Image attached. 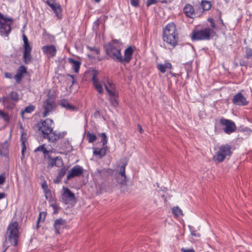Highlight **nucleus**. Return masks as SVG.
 I'll use <instances>...</instances> for the list:
<instances>
[{
    "mask_svg": "<svg viewBox=\"0 0 252 252\" xmlns=\"http://www.w3.org/2000/svg\"><path fill=\"white\" fill-rule=\"evenodd\" d=\"M163 40L172 47H175L178 42V36L176 25L173 23L167 24L163 30Z\"/></svg>",
    "mask_w": 252,
    "mask_h": 252,
    "instance_id": "f257e3e1",
    "label": "nucleus"
},
{
    "mask_svg": "<svg viewBox=\"0 0 252 252\" xmlns=\"http://www.w3.org/2000/svg\"><path fill=\"white\" fill-rule=\"evenodd\" d=\"M18 226V223L16 221L9 224L6 232V239L4 242V246L6 248L9 247L8 243L13 246L17 245L19 238Z\"/></svg>",
    "mask_w": 252,
    "mask_h": 252,
    "instance_id": "f03ea898",
    "label": "nucleus"
},
{
    "mask_svg": "<svg viewBox=\"0 0 252 252\" xmlns=\"http://www.w3.org/2000/svg\"><path fill=\"white\" fill-rule=\"evenodd\" d=\"M214 31L209 27L200 29L195 28L191 34L192 40H207L210 39Z\"/></svg>",
    "mask_w": 252,
    "mask_h": 252,
    "instance_id": "7ed1b4c3",
    "label": "nucleus"
},
{
    "mask_svg": "<svg viewBox=\"0 0 252 252\" xmlns=\"http://www.w3.org/2000/svg\"><path fill=\"white\" fill-rule=\"evenodd\" d=\"M106 54L117 62H121L122 54L121 46H114L112 44L105 45Z\"/></svg>",
    "mask_w": 252,
    "mask_h": 252,
    "instance_id": "20e7f679",
    "label": "nucleus"
},
{
    "mask_svg": "<svg viewBox=\"0 0 252 252\" xmlns=\"http://www.w3.org/2000/svg\"><path fill=\"white\" fill-rule=\"evenodd\" d=\"M231 146L228 144L221 145L213 157L214 161L217 162L223 161L227 157L231 156Z\"/></svg>",
    "mask_w": 252,
    "mask_h": 252,
    "instance_id": "39448f33",
    "label": "nucleus"
},
{
    "mask_svg": "<svg viewBox=\"0 0 252 252\" xmlns=\"http://www.w3.org/2000/svg\"><path fill=\"white\" fill-rule=\"evenodd\" d=\"M13 22V19L4 17L0 13V33L1 35L8 36L11 32V25Z\"/></svg>",
    "mask_w": 252,
    "mask_h": 252,
    "instance_id": "423d86ee",
    "label": "nucleus"
},
{
    "mask_svg": "<svg viewBox=\"0 0 252 252\" xmlns=\"http://www.w3.org/2000/svg\"><path fill=\"white\" fill-rule=\"evenodd\" d=\"M37 127L43 135L49 134L53 131V121L50 119H46L44 121L39 122L37 125Z\"/></svg>",
    "mask_w": 252,
    "mask_h": 252,
    "instance_id": "0eeeda50",
    "label": "nucleus"
},
{
    "mask_svg": "<svg viewBox=\"0 0 252 252\" xmlns=\"http://www.w3.org/2000/svg\"><path fill=\"white\" fill-rule=\"evenodd\" d=\"M23 39L24 41V54L23 59L26 64H29L32 61V46L30 45L28 39L26 35H23Z\"/></svg>",
    "mask_w": 252,
    "mask_h": 252,
    "instance_id": "6e6552de",
    "label": "nucleus"
},
{
    "mask_svg": "<svg viewBox=\"0 0 252 252\" xmlns=\"http://www.w3.org/2000/svg\"><path fill=\"white\" fill-rule=\"evenodd\" d=\"M19 99V95L17 92L13 91L11 92L9 95L6 97H3L1 98V101L7 108H12L15 105V103Z\"/></svg>",
    "mask_w": 252,
    "mask_h": 252,
    "instance_id": "1a4fd4ad",
    "label": "nucleus"
},
{
    "mask_svg": "<svg viewBox=\"0 0 252 252\" xmlns=\"http://www.w3.org/2000/svg\"><path fill=\"white\" fill-rule=\"evenodd\" d=\"M220 123L223 126V131L226 134H230L236 130L237 127L235 123L230 120L221 118Z\"/></svg>",
    "mask_w": 252,
    "mask_h": 252,
    "instance_id": "9d476101",
    "label": "nucleus"
},
{
    "mask_svg": "<svg viewBox=\"0 0 252 252\" xmlns=\"http://www.w3.org/2000/svg\"><path fill=\"white\" fill-rule=\"evenodd\" d=\"M98 74L99 71L98 70H94L92 71V81H93V86L96 91L100 94H102L103 93L102 83V82L97 78Z\"/></svg>",
    "mask_w": 252,
    "mask_h": 252,
    "instance_id": "9b49d317",
    "label": "nucleus"
},
{
    "mask_svg": "<svg viewBox=\"0 0 252 252\" xmlns=\"http://www.w3.org/2000/svg\"><path fill=\"white\" fill-rule=\"evenodd\" d=\"M55 106L54 101L50 98L46 99L43 104V111L42 116L44 117L47 116L52 112Z\"/></svg>",
    "mask_w": 252,
    "mask_h": 252,
    "instance_id": "f8f14e48",
    "label": "nucleus"
},
{
    "mask_svg": "<svg viewBox=\"0 0 252 252\" xmlns=\"http://www.w3.org/2000/svg\"><path fill=\"white\" fill-rule=\"evenodd\" d=\"M47 159L48 160L47 168H51L54 166L61 167L63 165V160L61 157L52 158L50 156H48Z\"/></svg>",
    "mask_w": 252,
    "mask_h": 252,
    "instance_id": "ddd939ff",
    "label": "nucleus"
},
{
    "mask_svg": "<svg viewBox=\"0 0 252 252\" xmlns=\"http://www.w3.org/2000/svg\"><path fill=\"white\" fill-rule=\"evenodd\" d=\"M232 102L235 105L245 106L248 104V101L241 93L236 94L232 99Z\"/></svg>",
    "mask_w": 252,
    "mask_h": 252,
    "instance_id": "4468645a",
    "label": "nucleus"
},
{
    "mask_svg": "<svg viewBox=\"0 0 252 252\" xmlns=\"http://www.w3.org/2000/svg\"><path fill=\"white\" fill-rule=\"evenodd\" d=\"M54 11L58 18H61V15L62 11L61 6L52 0H47L45 2Z\"/></svg>",
    "mask_w": 252,
    "mask_h": 252,
    "instance_id": "2eb2a0df",
    "label": "nucleus"
},
{
    "mask_svg": "<svg viewBox=\"0 0 252 252\" xmlns=\"http://www.w3.org/2000/svg\"><path fill=\"white\" fill-rule=\"evenodd\" d=\"M83 168L80 165H76L73 167L67 176V179L69 180L74 177H78L81 175L83 173Z\"/></svg>",
    "mask_w": 252,
    "mask_h": 252,
    "instance_id": "dca6fc26",
    "label": "nucleus"
},
{
    "mask_svg": "<svg viewBox=\"0 0 252 252\" xmlns=\"http://www.w3.org/2000/svg\"><path fill=\"white\" fill-rule=\"evenodd\" d=\"M42 50L44 54L51 58L55 57L57 53L56 48L53 45L43 46Z\"/></svg>",
    "mask_w": 252,
    "mask_h": 252,
    "instance_id": "f3484780",
    "label": "nucleus"
},
{
    "mask_svg": "<svg viewBox=\"0 0 252 252\" xmlns=\"http://www.w3.org/2000/svg\"><path fill=\"white\" fill-rule=\"evenodd\" d=\"M134 50V48L131 46H129L125 50L124 57L122 56V61L121 63L123 62L128 63L132 58V56L133 54Z\"/></svg>",
    "mask_w": 252,
    "mask_h": 252,
    "instance_id": "a211bd4d",
    "label": "nucleus"
},
{
    "mask_svg": "<svg viewBox=\"0 0 252 252\" xmlns=\"http://www.w3.org/2000/svg\"><path fill=\"white\" fill-rule=\"evenodd\" d=\"M62 198L65 201L66 204L68 202L73 201L75 199V195L68 188H63Z\"/></svg>",
    "mask_w": 252,
    "mask_h": 252,
    "instance_id": "6ab92c4d",
    "label": "nucleus"
},
{
    "mask_svg": "<svg viewBox=\"0 0 252 252\" xmlns=\"http://www.w3.org/2000/svg\"><path fill=\"white\" fill-rule=\"evenodd\" d=\"M27 68L24 65H21L18 68L17 73L14 76V79L17 83H21L22 79L24 77V74L27 73Z\"/></svg>",
    "mask_w": 252,
    "mask_h": 252,
    "instance_id": "aec40b11",
    "label": "nucleus"
},
{
    "mask_svg": "<svg viewBox=\"0 0 252 252\" xmlns=\"http://www.w3.org/2000/svg\"><path fill=\"white\" fill-rule=\"evenodd\" d=\"M66 225V220L62 218L57 219L55 220L54 226L56 234H59L60 231L63 229Z\"/></svg>",
    "mask_w": 252,
    "mask_h": 252,
    "instance_id": "412c9836",
    "label": "nucleus"
},
{
    "mask_svg": "<svg viewBox=\"0 0 252 252\" xmlns=\"http://www.w3.org/2000/svg\"><path fill=\"white\" fill-rule=\"evenodd\" d=\"M10 142L6 140L0 143V155L8 158L9 156V146Z\"/></svg>",
    "mask_w": 252,
    "mask_h": 252,
    "instance_id": "4be33fe9",
    "label": "nucleus"
},
{
    "mask_svg": "<svg viewBox=\"0 0 252 252\" xmlns=\"http://www.w3.org/2000/svg\"><path fill=\"white\" fill-rule=\"evenodd\" d=\"M184 12L186 16L193 18L195 16L194 10L192 5L189 4H187L184 8Z\"/></svg>",
    "mask_w": 252,
    "mask_h": 252,
    "instance_id": "5701e85b",
    "label": "nucleus"
},
{
    "mask_svg": "<svg viewBox=\"0 0 252 252\" xmlns=\"http://www.w3.org/2000/svg\"><path fill=\"white\" fill-rule=\"evenodd\" d=\"M60 104L62 107L64 108L66 110H68L71 111H76L77 110V108L76 106L70 103L68 100L66 99L62 100L60 103Z\"/></svg>",
    "mask_w": 252,
    "mask_h": 252,
    "instance_id": "b1692460",
    "label": "nucleus"
},
{
    "mask_svg": "<svg viewBox=\"0 0 252 252\" xmlns=\"http://www.w3.org/2000/svg\"><path fill=\"white\" fill-rule=\"evenodd\" d=\"M105 88L107 92L108 93L109 95H115L116 94V93L117 92L116 91L114 85L112 83L110 82L109 81H108L107 84H105Z\"/></svg>",
    "mask_w": 252,
    "mask_h": 252,
    "instance_id": "393cba45",
    "label": "nucleus"
},
{
    "mask_svg": "<svg viewBox=\"0 0 252 252\" xmlns=\"http://www.w3.org/2000/svg\"><path fill=\"white\" fill-rule=\"evenodd\" d=\"M68 62L72 65V68L75 73H78L80 67L81 63L72 58L68 59Z\"/></svg>",
    "mask_w": 252,
    "mask_h": 252,
    "instance_id": "a878e982",
    "label": "nucleus"
},
{
    "mask_svg": "<svg viewBox=\"0 0 252 252\" xmlns=\"http://www.w3.org/2000/svg\"><path fill=\"white\" fill-rule=\"evenodd\" d=\"M61 135L60 134H57L55 131H52L49 134H45L43 135V137L47 138L49 141L54 142L57 140L60 137Z\"/></svg>",
    "mask_w": 252,
    "mask_h": 252,
    "instance_id": "bb28decb",
    "label": "nucleus"
},
{
    "mask_svg": "<svg viewBox=\"0 0 252 252\" xmlns=\"http://www.w3.org/2000/svg\"><path fill=\"white\" fill-rule=\"evenodd\" d=\"M93 153L95 156H97L99 158H102L106 155V149L104 147L101 148H94Z\"/></svg>",
    "mask_w": 252,
    "mask_h": 252,
    "instance_id": "cd10ccee",
    "label": "nucleus"
},
{
    "mask_svg": "<svg viewBox=\"0 0 252 252\" xmlns=\"http://www.w3.org/2000/svg\"><path fill=\"white\" fill-rule=\"evenodd\" d=\"M158 69L162 73H164L166 71V69H170L172 68V65L170 63H165L164 64L158 63L157 64Z\"/></svg>",
    "mask_w": 252,
    "mask_h": 252,
    "instance_id": "c85d7f7f",
    "label": "nucleus"
},
{
    "mask_svg": "<svg viewBox=\"0 0 252 252\" xmlns=\"http://www.w3.org/2000/svg\"><path fill=\"white\" fill-rule=\"evenodd\" d=\"M109 170L106 169H96L95 171V175L97 177L104 178L106 176V174L108 173Z\"/></svg>",
    "mask_w": 252,
    "mask_h": 252,
    "instance_id": "c756f323",
    "label": "nucleus"
},
{
    "mask_svg": "<svg viewBox=\"0 0 252 252\" xmlns=\"http://www.w3.org/2000/svg\"><path fill=\"white\" fill-rule=\"evenodd\" d=\"M110 101L111 104L114 107H116L118 105V102L117 98L118 97V92L116 93L115 95H110Z\"/></svg>",
    "mask_w": 252,
    "mask_h": 252,
    "instance_id": "7c9ffc66",
    "label": "nucleus"
},
{
    "mask_svg": "<svg viewBox=\"0 0 252 252\" xmlns=\"http://www.w3.org/2000/svg\"><path fill=\"white\" fill-rule=\"evenodd\" d=\"M201 5L203 10L205 11L210 10L212 6L211 2L207 0H202Z\"/></svg>",
    "mask_w": 252,
    "mask_h": 252,
    "instance_id": "2f4dec72",
    "label": "nucleus"
},
{
    "mask_svg": "<svg viewBox=\"0 0 252 252\" xmlns=\"http://www.w3.org/2000/svg\"><path fill=\"white\" fill-rule=\"evenodd\" d=\"M37 151H41L42 152L44 155V157L46 158L47 157V156H48V152H47V149L45 147V145L43 144V145H42L41 146H39V147H38L37 148H36L35 150H34V152H37Z\"/></svg>",
    "mask_w": 252,
    "mask_h": 252,
    "instance_id": "473e14b6",
    "label": "nucleus"
},
{
    "mask_svg": "<svg viewBox=\"0 0 252 252\" xmlns=\"http://www.w3.org/2000/svg\"><path fill=\"white\" fill-rule=\"evenodd\" d=\"M23 134H21L20 140L22 143V153L24 155V151L26 150V143L27 142V136H23Z\"/></svg>",
    "mask_w": 252,
    "mask_h": 252,
    "instance_id": "72a5a7b5",
    "label": "nucleus"
},
{
    "mask_svg": "<svg viewBox=\"0 0 252 252\" xmlns=\"http://www.w3.org/2000/svg\"><path fill=\"white\" fill-rule=\"evenodd\" d=\"M34 110V107L33 105H30L27 106L24 110L21 111V116L23 118H24V114L25 113H30L33 111Z\"/></svg>",
    "mask_w": 252,
    "mask_h": 252,
    "instance_id": "f704fd0d",
    "label": "nucleus"
},
{
    "mask_svg": "<svg viewBox=\"0 0 252 252\" xmlns=\"http://www.w3.org/2000/svg\"><path fill=\"white\" fill-rule=\"evenodd\" d=\"M172 213L177 217L182 216L183 215L182 210L178 206L173 208Z\"/></svg>",
    "mask_w": 252,
    "mask_h": 252,
    "instance_id": "c9c22d12",
    "label": "nucleus"
},
{
    "mask_svg": "<svg viewBox=\"0 0 252 252\" xmlns=\"http://www.w3.org/2000/svg\"><path fill=\"white\" fill-rule=\"evenodd\" d=\"M86 136L89 143H93L96 139V136L94 133L90 132L87 133Z\"/></svg>",
    "mask_w": 252,
    "mask_h": 252,
    "instance_id": "e433bc0d",
    "label": "nucleus"
},
{
    "mask_svg": "<svg viewBox=\"0 0 252 252\" xmlns=\"http://www.w3.org/2000/svg\"><path fill=\"white\" fill-rule=\"evenodd\" d=\"M117 180L118 183L124 184L126 183V177L124 175H118Z\"/></svg>",
    "mask_w": 252,
    "mask_h": 252,
    "instance_id": "4c0bfd02",
    "label": "nucleus"
},
{
    "mask_svg": "<svg viewBox=\"0 0 252 252\" xmlns=\"http://www.w3.org/2000/svg\"><path fill=\"white\" fill-rule=\"evenodd\" d=\"M0 117L5 122H8L9 121L10 117L9 115L7 113H4L1 110H0Z\"/></svg>",
    "mask_w": 252,
    "mask_h": 252,
    "instance_id": "58836bf2",
    "label": "nucleus"
},
{
    "mask_svg": "<svg viewBox=\"0 0 252 252\" xmlns=\"http://www.w3.org/2000/svg\"><path fill=\"white\" fill-rule=\"evenodd\" d=\"M87 48L91 52L94 53L95 54L98 55L100 53L99 48L95 47H91L90 46H87Z\"/></svg>",
    "mask_w": 252,
    "mask_h": 252,
    "instance_id": "ea45409f",
    "label": "nucleus"
},
{
    "mask_svg": "<svg viewBox=\"0 0 252 252\" xmlns=\"http://www.w3.org/2000/svg\"><path fill=\"white\" fill-rule=\"evenodd\" d=\"M101 137V142L102 143L103 147H104L107 143V138L105 133H102L100 134Z\"/></svg>",
    "mask_w": 252,
    "mask_h": 252,
    "instance_id": "a19ab883",
    "label": "nucleus"
},
{
    "mask_svg": "<svg viewBox=\"0 0 252 252\" xmlns=\"http://www.w3.org/2000/svg\"><path fill=\"white\" fill-rule=\"evenodd\" d=\"M126 163L124 164L122 166H121L120 172L118 175H126Z\"/></svg>",
    "mask_w": 252,
    "mask_h": 252,
    "instance_id": "79ce46f5",
    "label": "nucleus"
},
{
    "mask_svg": "<svg viewBox=\"0 0 252 252\" xmlns=\"http://www.w3.org/2000/svg\"><path fill=\"white\" fill-rule=\"evenodd\" d=\"M191 234L195 237H199L200 234L196 232L194 228L191 226H189Z\"/></svg>",
    "mask_w": 252,
    "mask_h": 252,
    "instance_id": "37998d69",
    "label": "nucleus"
},
{
    "mask_svg": "<svg viewBox=\"0 0 252 252\" xmlns=\"http://www.w3.org/2000/svg\"><path fill=\"white\" fill-rule=\"evenodd\" d=\"M252 56V50L251 48H247L246 49V58L249 59Z\"/></svg>",
    "mask_w": 252,
    "mask_h": 252,
    "instance_id": "c03bdc74",
    "label": "nucleus"
},
{
    "mask_svg": "<svg viewBox=\"0 0 252 252\" xmlns=\"http://www.w3.org/2000/svg\"><path fill=\"white\" fill-rule=\"evenodd\" d=\"M6 180V174L5 173H2L0 175V185H3Z\"/></svg>",
    "mask_w": 252,
    "mask_h": 252,
    "instance_id": "a18cd8bd",
    "label": "nucleus"
},
{
    "mask_svg": "<svg viewBox=\"0 0 252 252\" xmlns=\"http://www.w3.org/2000/svg\"><path fill=\"white\" fill-rule=\"evenodd\" d=\"M130 4L134 7H138L139 4V0H130Z\"/></svg>",
    "mask_w": 252,
    "mask_h": 252,
    "instance_id": "49530a36",
    "label": "nucleus"
},
{
    "mask_svg": "<svg viewBox=\"0 0 252 252\" xmlns=\"http://www.w3.org/2000/svg\"><path fill=\"white\" fill-rule=\"evenodd\" d=\"M65 169L63 168L61 169L60 170L59 173V177L60 178H62L65 175Z\"/></svg>",
    "mask_w": 252,
    "mask_h": 252,
    "instance_id": "de8ad7c7",
    "label": "nucleus"
},
{
    "mask_svg": "<svg viewBox=\"0 0 252 252\" xmlns=\"http://www.w3.org/2000/svg\"><path fill=\"white\" fill-rule=\"evenodd\" d=\"M181 250L182 252H195L193 248L187 249L183 248Z\"/></svg>",
    "mask_w": 252,
    "mask_h": 252,
    "instance_id": "09e8293b",
    "label": "nucleus"
},
{
    "mask_svg": "<svg viewBox=\"0 0 252 252\" xmlns=\"http://www.w3.org/2000/svg\"><path fill=\"white\" fill-rule=\"evenodd\" d=\"M157 2V0H147V4L146 5H147V6L148 7H149L151 5L155 4Z\"/></svg>",
    "mask_w": 252,
    "mask_h": 252,
    "instance_id": "8fccbe9b",
    "label": "nucleus"
},
{
    "mask_svg": "<svg viewBox=\"0 0 252 252\" xmlns=\"http://www.w3.org/2000/svg\"><path fill=\"white\" fill-rule=\"evenodd\" d=\"M108 44H112L114 46H121L119 41L116 39L113 40L111 42H109Z\"/></svg>",
    "mask_w": 252,
    "mask_h": 252,
    "instance_id": "3c124183",
    "label": "nucleus"
},
{
    "mask_svg": "<svg viewBox=\"0 0 252 252\" xmlns=\"http://www.w3.org/2000/svg\"><path fill=\"white\" fill-rule=\"evenodd\" d=\"M4 77L7 78L11 79L13 77V74L9 72H5L4 73Z\"/></svg>",
    "mask_w": 252,
    "mask_h": 252,
    "instance_id": "603ef678",
    "label": "nucleus"
},
{
    "mask_svg": "<svg viewBox=\"0 0 252 252\" xmlns=\"http://www.w3.org/2000/svg\"><path fill=\"white\" fill-rule=\"evenodd\" d=\"M42 217L43 218V219H44V218L45 217V214L44 212L40 213L38 220H40V219H41V218H42Z\"/></svg>",
    "mask_w": 252,
    "mask_h": 252,
    "instance_id": "864d4df0",
    "label": "nucleus"
},
{
    "mask_svg": "<svg viewBox=\"0 0 252 252\" xmlns=\"http://www.w3.org/2000/svg\"><path fill=\"white\" fill-rule=\"evenodd\" d=\"M20 129L21 130V134H23V136H27V133H26V132H25L24 131V128H23V127L22 126L20 127Z\"/></svg>",
    "mask_w": 252,
    "mask_h": 252,
    "instance_id": "5fc2aeb1",
    "label": "nucleus"
},
{
    "mask_svg": "<svg viewBox=\"0 0 252 252\" xmlns=\"http://www.w3.org/2000/svg\"><path fill=\"white\" fill-rule=\"evenodd\" d=\"M138 128L139 131L140 132V133H142L143 132V130L142 128V126L139 124L138 125Z\"/></svg>",
    "mask_w": 252,
    "mask_h": 252,
    "instance_id": "6e6d98bb",
    "label": "nucleus"
},
{
    "mask_svg": "<svg viewBox=\"0 0 252 252\" xmlns=\"http://www.w3.org/2000/svg\"><path fill=\"white\" fill-rule=\"evenodd\" d=\"M54 208V213L56 214L58 213V207L56 205L52 206Z\"/></svg>",
    "mask_w": 252,
    "mask_h": 252,
    "instance_id": "4d7b16f0",
    "label": "nucleus"
},
{
    "mask_svg": "<svg viewBox=\"0 0 252 252\" xmlns=\"http://www.w3.org/2000/svg\"><path fill=\"white\" fill-rule=\"evenodd\" d=\"M68 76L71 78V79H72V81H71L72 84L73 85L74 84L75 82L74 76L72 75H68Z\"/></svg>",
    "mask_w": 252,
    "mask_h": 252,
    "instance_id": "13d9d810",
    "label": "nucleus"
},
{
    "mask_svg": "<svg viewBox=\"0 0 252 252\" xmlns=\"http://www.w3.org/2000/svg\"><path fill=\"white\" fill-rule=\"evenodd\" d=\"M5 196V193H0V199H2Z\"/></svg>",
    "mask_w": 252,
    "mask_h": 252,
    "instance_id": "bf43d9fd",
    "label": "nucleus"
},
{
    "mask_svg": "<svg viewBox=\"0 0 252 252\" xmlns=\"http://www.w3.org/2000/svg\"><path fill=\"white\" fill-rule=\"evenodd\" d=\"M60 180V178L59 177H58L56 180L54 181V183H58L59 182V181Z\"/></svg>",
    "mask_w": 252,
    "mask_h": 252,
    "instance_id": "052dcab7",
    "label": "nucleus"
},
{
    "mask_svg": "<svg viewBox=\"0 0 252 252\" xmlns=\"http://www.w3.org/2000/svg\"><path fill=\"white\" fill-rule=\"evenodd\" d=\"M47 152H48V156H49V154L50 153H53V151L52 150H47Z\"/></svg>",
    "mask_w": 252,
    "mask_h": 252,
    "instance_id": "680f3d73",
    "label": "nucleus"
},
{
    "mask_svg": "<svg viewBox=\"0 0 252 252\" xmlns=\"http://www.w3.org/2000/svg\"><path fill=\"white\" fill-rule=\"evenodd\" d=\"M96 2H99L100 0H94Z\"/></svg>",
    "mask_w": 252,
    "mask_h": 252,
    "instance_id": "e2e57ef3",
    "label": "nucleus"
},
{
    "mask_svg": "<svg viewBox=\"0 0 252 252\" xmlns=\"http://www.w3.org/2000/svg\"><path fill=\"white\" fill-rule=\"evenodd\" d=\"M3 247H4V248H5V250H4V251L3 252H4V251H5L7 249V248H6V247H5L4 245H3Z\"/></svg>",
    "mask_w": 252,
    "mask_h": 252,
    "instance_id": "0e129e2a",
    "label": "nucleus"
},
{
    "mask_svg": "<svg viewBox=\"0 0 252 252\" xmlns=\"http://www.w3.org/2000/svg\"><path fill=\"white\" fill-rule=\"evenodd\" d=\"M170 73L173 76H175V75L173 74L171 72H170Z\"/></svg>",
    "mask_w": 252,
    "mask_h": 252,
    "instance_id": "69168bd1",
    "label": "nucleus"
}]
</instances>
